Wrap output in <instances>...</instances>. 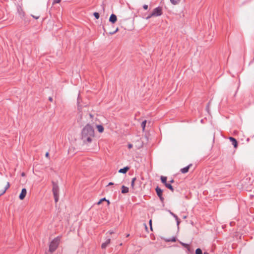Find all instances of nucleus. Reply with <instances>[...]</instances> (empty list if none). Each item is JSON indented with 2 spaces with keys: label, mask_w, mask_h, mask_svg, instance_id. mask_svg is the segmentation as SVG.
Wrapping results in <instances>:
<instances>
[{
  "label": "nucleus",
  "mask_w": 254,
  "mask_h": 254,
  "mask_svg": "<svg viewBox=\"0 0 254 254\" xmlns=\"http://www.w3.org/2000/svg\"><path fill=\"white\" fill-rule=\"evenodd\" d=\"M95 137V131L93 127L87 124L82 129L81 139L83 143L88 144L92 142Z\"/></svg>",
  "instance_id": "nucleus-1"
},
{
  "label": "nucleus",
  "mask_w": 254,
  "mask_h": 254,
  "mask_svg": "<svg viewBox=\"0 0 254 254\" xmlns=\"http://www.w3.org/2000/svg\"><path fill=\"white\" fill-rule=\"evenodd\" d=\"M61 241V238L58 237L55 238L50 243L49 246V251L51 252H54L58 248Z\"/></svg>",
  "instance_id": "nucleus-2"
},
{
  "label": "nucleus",
  "mask_w": 254,
  "mask_h": 254,
  "mask_svg": "<svg viewBox=\"0 0 254 254\" xmlns=\"http://www.w3.org/2000/svg\"><path fill=\"white\" fill-rule=\"evenodd\" d=\"M151 13L153 17L160 16L163 14V8L162 7L158 6L154 8Z\"/></svg>",
  "instance_id": "nucleus-3"
},
{
  "label": "nucleus",
  "mask_w": 254,
  "mask_h": 254,
  "mask_svg": "<svg viewBox=\"0 0 254 254\" xmlns=\"http://www.w3.org/2000/svg\"><path fill=\"white\" fill-rule=\"evenodd\" d=\"M27 194V190L24 188L22 190L21 193L19 194V198L20 200H23Z\"/></svg>",
  "instance_id": "nucleus-4"
},
{
  "label": "nucleus",
  "mask_w": 254,
  "mask_h": 254,
  "mask_svg": "<svg viewBox=\"0 0 254 254\" xmlns=\"http://www.w3.org/2000/svg\"><path fill=\"white\" fill-rule=\"evenodd\" d=\"M156 193L158 195V196L159 197L161 201L163 200V198L162 197V190L159 188V187H157L155 189Z\"/></svg>",
  "instance_id": "nucleus-5"
},
{
  "label": "nucleus",
  "mask_w": 254,
  "mask_h": 254,
  "mask_svg": "<svg viewBox=\"0 0 254 254\" xmlns=\"http://www.w3.org/2000/svg\"><path fill=\"white\" fill-rule=\"evenodd\" d=\"M9 187H10V184H9V182H7L6 185L4 187V188L1 190H0V196L3 194L5 192L6 190L9 188Z\"/></svg>",
  "instance_id": "nucleus-6"
},
{
  "label": "nucleus",
  "mask_w": 254,
  "mask_h": 254,
  "mask_svg": "<svg viewBox=\"0 0 254 254\" xmlns=\"http://www.w3.org/2000/svg\"><path fill=\"white\" fill-rule=\"evenodd\" d=\"M117 16L116 15H115L114 14H112L111 15L110 18H109V21L111 23H115L117 21Z\"/></svg>",
  "instance_id": "nucleus-7"
},
{
  "label": "nucleus",
  "mask_w": 254,
  "mask_h": 254,
  "mask_svg": "<svg viewBox=\"0 0 254 254\" xmlns=\"http://www.w3.org/2000/svg\"><path fill=\"white\" fill-rule=\"evenodd\" d=\"M54 195H59V188L57 185H54L53 188Z\"/></svg>",
  "instance_id": "nucleus-8"
},
{
  "label": "nucleus",
  "mask_w": 254,
  "mask_h": 254,
  "mask_svg": "<svg viewBox=\"0 0 254 254\" xmlns=\"http://www.w3.org/2000/svg\"><path fill=\"white\" fill-rule=\"evenodd\" d=\"M110 239H108L105 242L103 243L101 245L102 249H105L110 243Z\"/></svg>",
  "instance_id": "nucleus-9"
},
{
  "label": "nucleus",
  "mask_w": 254,
  "mask_h": 254,
  "mask_svg": "<svg viewBox=\"0 0 254 254\" xmlns=\"http://www.w3.org/2000/svg\"><path fill=\"white\" fill-rule=\"evenodd\" d=\"M230 140L232 142V144L234 145L235 148L237 147V140L233 137H229Z\"/></svg>",
  "instance_id": "nucleus-10"
},
{
  "label": "nucleus",
  "mask_w": 254,
  "mask_h": 254,
  "mask_svg": "<svg viewBox=\"0 0 254 254\" xmlns=\"http://www.w3.org/2000/svg\"><path fill=\"white\" fill-rule=\"evenodd\" d=\"M96 128L98 132L100 133H102L104 131V128L103 126L101 125H96Z\"/></svg>",
  "instance_id": "nucleus-11"
},
{
  "label": "nucleus",
  "mask_w": 254,
  "mask_h": 254,
  "mask_svg": "<svg viewBox=\"0 0 254 254\" xmlns=\"http://www.w3.org/2000/svg\"><path fill=\"white\" fill-rule=\"evenodd\" d=\"M129 169V168L128 167H126L124 168L121 169L119 170V172L121 173L125 174L126 173L127 171Z\"/></svg>",
  "instance_id": "nucleus-12"
},
{
  "label": "nucleus",
  "mask_w": 254,
  "mask_h": 254,
  "mask_svg": "<svg viewBox=\"0 0 254 254\" xmlns=\"http://www.w3.org/2000/svg\"><path fill=\"white\" fill-rule=\"evenodd\" d=\"M191 166V165H188V166L184 167L182 168L181 170V171L182 173H186L189 171L190 167Z\"/></svg>",
  "instance_id": "nucleus-13"
},
{
  "label": "nucleus",
  "mask_w": 254,
  "mask_h": 254,
  "mask_svg": "<svg viewBox=\"0 0 254 254\" xmlns=\"http://www.w3.org/2000/svg\"><path fill=\"white\" fill-rule=\"evenodd\" d=\"M128 192V188L127 187L123 186L122 187V192L123 193H126Z\"/></svg>",
  "instance_id": "nucleus-14"
},
{
  "label": "nucleus",
  "mask_w": 254,
  "mask_h": 254,
  "mask_svg": "<svg viewBox=\"0 0 254 254\" xmlns=\"http://www.w3.org/2000/svg\"><path fill=\"white\" fill-rule=\"evenodd\" d=\"M165 186L166 188H167L168 189H170L171 191H173L174 189L173 188V187L172 186V185L170 184H168V183H166V184H165Z\"/></svg>",
  "instance_id": "nucleus-15"
},
{
  "label": "nucleus",
  "mask_w": 254,
  "mask_h": 254,
  "mask_svg": "<svg viewBox=\"0 0 254 254\" xmlns=\"http://www.w3.org/2000/svg\"><path fill=\"white\" fill-rule=\"evenodd\" d=\"M161 182L165 185L167 183V177L164 176L161 177Z\"/></svg>",
  "instance_id": "nucleus-16"
},
{
  "label": "nucleus",
  "mask_w": 254,
  "mask_h": 254,
  "mask_svg": "<svg viewBox=\"0 0 254 254\" xmlns=\"http://www.w3.org/2000/svg\"><path fill=\"white\" fill-rule=\"evenodd\" d=\"M170 2L174 5H176L178 4L181 0H170Z\"/></svg>",
  "instance_id": "nucleus-17"
},
{
  "label": "nucleus",
  "mask_w": 254,
  "mask_h": 254,
  "mask_svg": "<svg viewBox=\"0 0 254 254\" xmlns=\"http://www.w3.org/2000/svg\"><path fill=\"white\" fill-rule=\"evenodd\" d=\"M135 180H136V178H132V180H131V186L132 188H133V189L134 188V183H135Z\"/></svg>",
  "instance_id": "nucleus-18"
},
{
  "label": "nucleus",
  "mask_w": 254,
  "mask_h": 254,
  "mask_svg": "<svg viewBox=\"0 0 254 254\" xmlns=\"http://www.w3.org/2000/svg\"><path fill=\"white\" fill-rule=\"evenodd\" d=\"M195 254H202V251L200 249H197L195 251Z\"/></svg>",
  "instance_id": "nucleus-19"
},
{
  "label": "nucleus",
  "mask_w": 254,
  "mask_h": 254,
  "mask_svg": "<svg viewBox=\"0 0 254 254\" xmlns=\"http://www.w3.org/2000/svg\"><path fill=\"white\" fill-rule=\"evenodd\" d=\"M181 244H182V246H183L185 248H187L188 250L190 249L189 245H188L187 244L184 243H182V242L181 243Z\"/></svg>",
  "instance_id": "nucleus-20"
},
{
  "label": "nucleus",
  "mask_w": 254,
  "mask_h": 254,
  "mask_svg": "<svg viewBox=\"0 0 254 254\" xmlns=\"http://www.w3.org/2000/svg\"><path fill=\"white\" fill-rule=\"evenodd\" d=\"M146 121H144L143 122H142V123H141V127L143 128V129L144 130L145 127V126H146Z\"/></svg>",
  "instance_id": "nucleus-21"
},
{
  "label": "nucleus",
  "mask_w": 254,
  "mask_h": 254,
  "mask_svg": "<svg viewBox=\"0 0 254 254\" xmlns=\"http://www.w3.org/2000/svg\"><path fill=\"white\" fill-rule=\"evenodd\" d=\"M153 16L152 15V13L151 12L150 13L148 14L146 17H145V19H149L150 18H151V17H153Z\"/></svg>",
  "instance_id": "nucleus-22"
},
{
  "label": "nucleus",
  "mask_w": 254,
  "mask_h": 254,
  "mask_svg": "<svg viewBox=\"0 0 254 254\" xmlns=\"http://www.w3.org/2000/svg\"><path fill=\"white\" fill-rule=\"evenodd\" d=\"M93 14L96 19H98L99 18V14L98 13L94 12Z\"/></svg>",
  "instance_id": "nucleus-23"
},
{
  "label": "nucleus",
  "mask_w": 254,
  "mask_h": 254,
  "mask_svg": "<svg viewBox=\"0 0 254 254\" xmlns=\"http://www.w3.org/2000/svg\"><path fill=\"white\" fill-rule=\"evenodd\" d=\"M54 196L55 201L57 202L59 199V195H54Z\"/></svg>",
  "instance_id": "nucleus-24"
},
{
  "label": "nucleus",
  "mask_w": 254,
  "mask_h": 254,
  "mask_svg": "<svg viewBox=\"0 0 254 254\" xmlns=\"http://www.w3.org/2000/svg\"><path fill=\"white\" fill-rule=\"evenodd\" d=\"M143 8L145 9V10H147L148 9V5H146V4H144L143 6Z\"/></svg>",
  "instance_id": "nucleus-25"
},
{
  "label": "nucleus",
  "mask_w": 254,
  "mask_h": 254,
  "mask_svg": "<svg viewBox=\"0 0 254 254\" xmlns=\"http://www.w3.org/2000/svg\"><path fill=\"white\" fill-rule=\"evenodd\" d=\"M61 0H54V3H59L61 1Z\"/></svg>",
  "instance_id": "nucleus-26"
},
{
  "label": "nucleus",
  "mask_w": 254,
  "mask_h": 254,
  "mask_svg": "<svg viewBox=\"0 0 254 254\" xmlns=\"http://www.w3.org/2000/svg\"><path fill=\"white\" fill-rule=\"evenodd\" d=\"M173 217L175 218L176 221H178L179 219L178 216L176 214H175Z\"/></svg>",
  "instance_id": "nucleus-27"
},
{
  "label": "nucleus",
  "mask_w": 254,
  "mask_h": 254,
  "mask_svg": "<svg viewBox=\"0 0 254 254\" xmlns=\"http://www.w3.org/2000/svg\"><path fill=\"white\" fill-rule=\"evenodd\" d=\"M173 217L175 218L176 221H178L179 219L178 216L176 214H175Z\"/></svg>",
  "instance_id": "nucleus-28"
},
{
  "label": "nucleus",
  "mask_w": 254,
  "mask_h": 254,
  "mask_svg": "<svg viewBox=\"0 0 254 254\" xmlns=\"http://www.w3.org/2000/svg\"><path fill=\"white\" fill-rule=\"evenodd\" d=\"M132 147V145L131 144H128V148L129 149H130Z\"/></svg>",
  "instance_id": "nucleus-29"
},
{
  "label": "nucleus",
  "mask_w": 254,
  "mask_h": 254,
  "mask_svg": "<svg viewBox=\"0 0 254 254\" xmlns=\"http://www.w3.org/2000/svg\"><path fill=\"white\" fill-rule=\"evenodd\" d=\"M102 202H103V201H101V200L100 199V200H99V201L97 203V204L99 205L101 204V203H102Z\"/></svg>",
  "instance_id": "nucleus-30"
},
{
  "label": "nucleus",
  "mask_w": 254,
  "mask_h": 254,
  "mask_svg": "<svg viewBox=\"0 0 254 254\" xmlns=\"http://www.w3.org/2000/svg\"><path fill=\"white\" fill-rule=\"evenodd\" d=\"M114 232L112 231H110L108 232V233H109L110 235H112V234H113Z\"/></svg>",
  "instance_id": "nucleus-31"
},
{
  "label": "nucleus",
  "mask_w": 254,
  "mask_h": 254,
  "mask_svg": "<svg viewBox=\"0 0 254 254\" xmlns=\"http://www.w3.org/2000/svg\"><path fill=\"white\" fill-rule=\"evenodd\" d=\"M169 212L170 214L172 216H174V215H175V214H174V213H173V212H171V211H169Z\"/></svg>",
  "instance_id": "nucleus-32"
},
{
  "label": "nucleus",
  "mask_w": 254,
  "mask_h": 254,
  "mask_svg": "<svg viewBox=\"0 0 254 254\" xmlns=\"http://www.w3.org/2000/svg\"><path fill=\"white\" fill-rule=\"evenodd\" d=\"M45 156H46V157L48 158V157H49V153H48V152H47V153H46Z\"/></svg>",
  "instance_id": "nucleus-33"
},
{
  "label": "nucleus",
  "mask_w": 254,
  "mask_h": 254,
  "mask_svg": "<svg viewBox=\"0 0 254 254\" xmlns=\"http://www.w3.org/2000/svg\"><path fill=\"white\" fill-rule=\"evenodd\" d=\"M171 241L172 242H175L176 241V238H173L171 239Z\"/></svg>",
  "instance_id": "nucleus-34"
},
{
  "label": "nucleus",
  "mask_w": 254,
  "mask_h": 254,
  "mask_svg": "<svg viewBox=\"0 0 254 254\" xmlns=\"http://www.w3.org/2000/svg\"><path fill=\"white\" fill-rule=\"evenodd\" d=\"M101 200L102 201H106V200H107V199L105 198H103L101 199Z\"/></svg>",
  "instance_id": "nucleus-35"
},
{
  "label": "nucleus",
  "mask_w": 254,
  "mask_h": 254,
  "mask_svg": "<svg viewBox=\"0 0 254 254\" xmlns=\"http://www.w3.org/2000/svg\"><path fill=\"white\" fill-rule=\"evenodd\" d=\"M34 18H35V19H37L39 18V16H32Z\"/></svg>",
  "instance_id": "nucleus-36"
},
{
  "label": "nucleus",
  "mask_w": 254,
  "mask_h": 254,
  "mask_svg": "<svg viewBox=\"0 0 254 254\" xmlns=\"http://www.w3.org/2000/svg\"><path fill=\"white\" fill-rule=\"evenodd\" d=\"M176 222H177V225H179L180 223L179 219H178V221H176Z\"/></svg>",
  "instance_id": "nucleus-37"
},
{
  "label": "nucleus",
  "mask_w": 254,
  "mask_h": 254,
  "mask_svg": "<svg viewBox=\"0 0 254 254\" xmlns=\"http://www.w3.org/2000/svg\"><path fill=\"white\" fill-rule=\"evenodd\" d=\"M114 185L113 183L110 182L109 183L108 186H111V185Z\"/></svg>",
  "instance_id": "nucleus-38"
},
{
  "label": "nucleus",
  "mask_w": 254,
  "mask_h": 254,
  "mask_svg": "<svg viewBox=\"0 0 254 254\" xmlns=\"http://www.w3.org/2000/svg\"><path fill=\"white\" fill-rule=\"evenodd\" d=\"M106 202L108 203V205H109L110 203V201L109 200L107 199Z\"/></svg>",
  "instance_id": "nucleus-39"
},
{
  "label": "nucleus",
  "mask_w": 254,
  "mask_h": 254,
  "mask_svg": "<svg viewBox=\"0 0 254 254\" xmlns=\"http://www.w3.org/2000/svg\"><path fill=\"white\" fill-rule=\"evenodd\" d=\"M149 223H150V225L151 229H152V226H151V220H150V221H149Z\"/></svg>",
  "instance_id": "nucleus-40"
},
{
  "label": "nucleus",
  "mask_w": 254,
  "mask_h": 254,
  "mask_svg": "<svg viewBox=\"0 0 254 254\" xmlns=\"http://www.w3.org/2000/svg\"><path fill=\"white\" fill-rule=\"evenodd\" d=\"M21 176H22V177L25 176V173H22L21 174Z\"/></svg>",
  "instance_id": "nucleus-41"
},
{
  "label": "nucleus",
  "mask_w": 254,
  "mask_h": 254,
  "mask_svg": "<svg viewBox=\"0 0 254 254\" xmlns=\"http://www.w3.org/2000/svg\"><path fill=\"white\" fill-rule=\"evenodd\" d=\"M52 100H53V99H52V97H50V98H49V100H50V101H52Z\"/></svg>",
  "instance_id": "nucleus-42"
},
{
  "label": "nucleus",
  "mask_w": 254,
  "mask_h": 254,
  "mask_svg": "<svg viewBox=\"0 0 254 254\" xmlns=\"http://www.w3.org/2000/svg\"><path fill=\"white\" fill-rule=\"evenodd\" d=\"M186 218H187V216H184V219H186Z\"/></svg>",
  "instance_id": "nucleus-43"
},
{
  "label": "nucleus",
  "mask_w": 254,
  "mask_h": 254,
  "mask_svg": "<svg viewBox=\"0 0 254 254\" xmlns=\"http://www.w3.org/2000/svg\"><path fill=\"white\" fill-rule=\"evenodd\" d=\"M90 117H91V118H92V115H91V114L90 115Z\"/></svg>",
  "instance_id": "nucleus-44"
},
{
  "label": "nucleus",
  "mask_w": 254,
  "mask_h": 254,
  "mask_svg": "<svg viewBox=\"0 0 254 254\" xmlns=\"http://www.w3.org/2000/svg\"><path fill=\"white\" fill-rule=\"evenodd\" d=\"M204 254H209L207 253H204Z\"/></svg>",
  "instance_id": "nucleus-45"
},
{
  "label": "nucleus",
  "mask_w": 254,
  "mask_h": 254,
  "mask_svg": "<svg viewBox=\"0 0 254 254\" xmlns=\"http://www.w3.org/2000/svg\"><path fill=\"white\" fill-rule=\"evenodd\" d=\"M173 182H174V181H173V180H172V181H171V183H173Z\"/></svg>",
  "instance_id": "nucleus-46"
}]
</instances>
